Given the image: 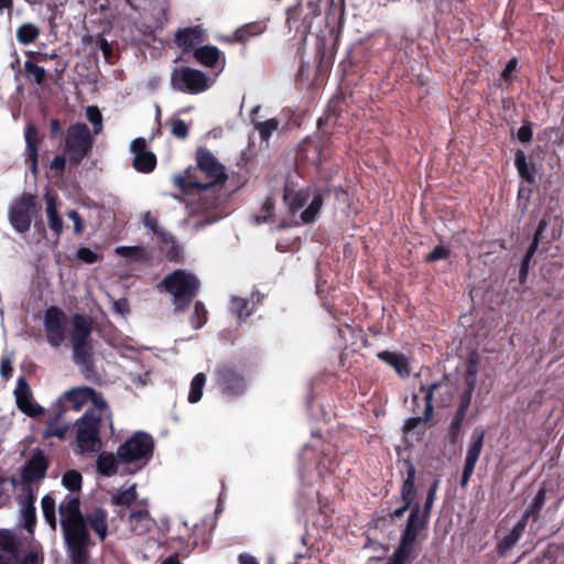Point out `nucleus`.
Segmentation results:
<instances>
[{"mask_svg": "<svg viewBox=\"0 0 564 564\" xmlns=\"http://www.w3.org/2000/svg\"><path fill=\"white\" fill-rule=\"evenodd\" d=\"M77 258L85 263L93 264L101 259V256L93 251L87 247H80L77 249Z\"/></svg>", "mask_w": 564, "mask_h": 564, "instance_id": "59", "label": "nucleus"}, {"mask_svg": "<svg viewBox=\"0 0 564 564\" xmlns=\"http://www.w3.org/2000/svg\"><path fill=\"white\" fill-rule=\"evenodd\" d=\"M531 519L529 517H527L524 513L522 514L521 519L513 525V528L511 529V531L509 532V534L518 542L524 530H525V527L528 525V522L530 521Z\"/></svg>", "mask_w": 564, "mask_h": 564, "instance_id": "63", "label": "nucleus"}, {"mask_svg": "<svg viewBox=\"0 0 564 564\" xmlns=\"http://www.w3.org/2000/svg\"><path fill=\"white\" fill-rule=\"evenodd\" d=\"M116 253L137 262L147 260V252L140 246H120L116 248Z\"/></svg>", "mask_w": 564, "mask_h": 564, "instance_id": "45", "label": "nucleus"}, {"mask_svg": "<svg viewBox=\"0 0 564 564\" xmlns=\"http://www.w3.org/2000/svg\"><path fill=\"white\" fill-rule=\"evenodd\" d=\"M156 156L153 152L138 153L133 158V167L140 173H151L156 167Z\"/></svg>", "mask_w": 564, "mask_h": 564, "instance_id": "39", "label": "nucleus"}, {"mask_svg": "<svg viewBox=\"0 0 564 564\" xmlns=\"http://www.w3.org/2000/svg\"><path fill=\"white\" fill-rule=\"evenodd\" d=\"M535 252H536V245L535 243L530 245V247L528 248V250L522 259L521 265H520V270H519V282L520 283L525 282V280L528 278L529 269H530V262Z\"/></svg>", "mask_w": 564, "mask_h": 564, "instance_id": "51", "label": "nucleus"}, {"mask_svg": "<svg viewBox=\"0 0 564 564\" xmlns=\"http://www.w3.org/2000/svg\"><path fill=\"white\" fill-rule=\"evenodd\" d=\"M280 123V120L276 118H271L265 121H253L254 129L259 132L262 142H269L272 133L279 129Z\"/></svg>", "mask_w": 564, "mask_h": 564, "instance_id": "42", "label": "nucleus"}, {"mask_svg": "<svg viewBox=\"0 0 564 564\" xmlns=\"http://www.w3.org/2000/svg\"><path fill=\"white\" fill-rule=\"evenodd\" d=\"M171 85L176 91L196 95L209 88V79L199 69L181 66L172 72Z\"/></svg>", "mask_w": 564, "mask_h": 564, "instance_id": "11", "label": "nucleus"}, {"mask_svg": "<svg viewBox=\"0 0 564 564\" xmlns=\"http://www.w3.org/2000/svg\"><path fill=\"white\" fill-rule=\"evenodd\" d=\"M400 475L402 478L400 488L402 505L390 513L391 519L402 518L408 510L411 512L414 501L417 498V489L415 486L416 468L410 458L402 460Z\"/></svg>", "mask_w": 564, "mask_h": 564, "instance_id": "10", "label": "nucleus"}, {"mask_svg": "<svg viewBox=\"0 0 564 564\" xmlns=\"http://www.w3.org/2000/svg\"><path fill=\"white\" fill-rule=\"evenodd\" d=\"M456 387L447 376L431 384H421L420 392L424 394L426 416H434V402L438 408H449L456 395Z\"/></svg>", "mask_w": 564, "mask_h": 564, "instance_id": "9", "label": "nucleus"}, {"mask_svg": "<svg viewBox=\"0 0 564 564\" xmlns=\"http://www.w3.org/2000/svg\"><path fill=\"white\" fill-rule=\"evenodd\" d=\"M129 523L132 531L143 534L150 530V514L145 509L132 511L129 514Z\"/></svg>", "mask_w": 564, "mask_h": 564, "instance_id": "36", "label": "nucleus"}, {"mask_svg": "<svg viewBox=\"0 0 564 564\" xmlns=\"http://www.w3.org/2000/svg\"><path fill=\"white\" fill-rule=\"evenodd\" d=\"M160 286L171 294L174 312L184 313L198 294L200 282L194 273L176 269L163 278Z\"/></svg>", "mask_w": 564, "mask_h": 564, "instance_id": "4", "label": "nucleus"}, {"mask_svg": "<svg viewBox=\"0 0 564 564\" xmlns=\"http://www.w3.org/2000/svg\"><path fill=\"white\" fill-rule=\"evenodd\" d=\"M44 199L46 203L48 227L56 237H59L63 231V219L57 212V195L48 191L45 193Z\"/></svg>", "mask_w": 564, "mask_h": 564, "instance_id": "28", "label": "nucleus"}, {"mask_svg": "<svg viewBox=\"0 0 564 564\" xmlns=\"http://www.w3.org/2000/svg\"><path fill=\"white\" fill-rule=\"evenodd\" d=\"M40 29L34 23H23L17 29V40L22 45H29L36 41Z\"/></svg>", "mask_w": 564, "mask_h": 564, "instance_id": "40", "label": "nucleus"}, {"mask_svg": "<svg viewBox=\"0 0 564 564\" xmlns=\"http://www.w3.org/2000/svg\"><path fill=\"white\" fill-rule=\"evenodd\" d=\"M24 139V162L30 167L32 173H36L39 163V143L41 140L39 138V130L34 123H29L25 127Z\"/></svg>", "mask_w": 564, "mask_h": 564, "instance_id": "22", "label": "nucleus"}, {"mask_svg": "<svg viewBox=\"0 0 564 564\" xmlns=\"http://www.w3.org/2000/svg\"><path fill=\"white\" fill-rule=\"evenodd\" d=\"M546 501V489L545 487H541L535 497L533 498L530 506L523 512L527 517L531 519L532 522H536L541 517V511Z\"/></svg>", "mask_w": 564, "mask_h": 564, "instance_id": "38", "label": "nucleus"}, {"mask_svg": "<svg viewBox=\"0 0 564 564\" xmlns=\"http://www.w3.org/2000/svg\"><path fill=\"white\" fill-rule=\"evenodd\" d=\"M64 410L58 409L55 405L52 409V413L48 415L46 421V426L43 431L44 438L57 437L59 440H64L69 430V424H61L64 419Z\"/></svg>", "mask_w": 564, "mask_h": 564, "instance_id": "23", "label": "nucleus"}, {"mask_svg": "<svg viewBox=\"0 0 564 564\" xmlns=\"http://www.w3.org/2000/svg\"><path fill=\"white\" fill-rule=\"evenodd\" d=\"M138 498L135 486L132 485L128 489L118 491L112 496V503L116 506L130 507Z\"/></svg>", "mask_w": 564, "mask_h": 564, "instance_id": "46", "label": "nucleus"}, {"mask_svg": "<svg viewBox=\"0 0 564 564\" xmlns=\"http://www.w3.org/2000/svg\"><path fill=\"white\" fill-rule=\"evenodd\" d=\"M197 169L205 174L206 182L198 180L196 169L188 167L182 174L174 176V185L180 189L183 195L200 194L210 189H220L228 175L225 167L215 155L205 147H199L196 151Z\"/></svg>", "mask_w": 564, "mask_h": 564, "instance_id": "2", "label": "nucleus"}, {"mask_svg": "<svg viewBox=\"0 0 564 564\" xmlns=\"http://www.w3.org/2000/svg\"><path fill=\"white\" fill-rule=\"evenodd\" d=\"M73 348V360L80 369L82 375L87 380H95L98 375L95 369L93 358V346L90 343L72 346Z\"/></svg>", "mask_w": 564, "mask_h": 564, "instance_id": "20", "label": "nucleus"}, {"mask_svg": "<svg viewBox=\"0 0 564 564\" xmlns=\"http://www.w3.org/2000/svg\"><path fill=\"white\" fill-rule=\"evenodd\" d=\"M486 431L482 427H475L471 435L470 442L467 447L465 457L464 468L460 477L459 485L462 488H466L474 474L476 464L482 451Z\"/></svg>", "mask_w": 564, "mask_h": 564, "instance_id": "15", "label": "nucleus"}, {"mask_svg": "<svg viewBox=\"0 0 564 564\" xmlns=\"http://www.w3.org/2000/svg\"><path fill=\"white\" fill-rule=\"evenodd\" d=\"M267 30V24L263 21H254L238 28L235 31V39L240 44L248 43L252 37L262 34Z\"/></svg>", "mask_w": 564, "mask_h": 564, "instance_id": "34", "label": "nucleus"}, {"mask_svg": "<svg viewBox=\"0 0 564 564\" xmlns=\"http://www.w3.org/2000/svg\"><path fill=\"white\" fill-rule=\"evenodd\" d=\"M204 41V31L200 26L181 29L175 33L174 42L184 52H191L195 45Z\"/></svg>", "mask_w": 564, "mask_h": 564, "instance_id": "25", "label": "nucleus"}, {"mask_svg": "<svg viewBox=\"0 0 564 564\" xmlns=\"http://www.w3.org/2000/svg\"><path fill=\"white\" fill-rule=\"evenodd\" d=\"M43 325L47 343L52 347H59L66 339L67 317L62 308L52 305L44 312Z\"/></svg>", "mask_w": 564, "mask_h": 564, "instance_id": "14", "label": "nucleus"}, {"mask_svg": "<svg viewBox=\"0 0 564 564\" xmlns=\"http://www.w3.org/2000/svg\"><path fill=\"white\" fill-rule=\"evenodd\" d=\"M18 409L30 417H36L44 413V409L33 402L31 388L24 377H19L14 390Z\"/></svg>", "mask_w": 564, "mask_h": 564, "instance_id": "18", "label": "nucleus"}, {"mask_svg": "<svg viewBox=\"0 0 564 564\" xmlns=\"http://www.w3.org/2000/svg\"><path fill=\"white\" fill-rule=\"evenodd\" d=\"M208 319V312L205 307V304L202 301H196L194 303L193 313L189 316V323L194 329L202 328Z\"/></svg>", "mask_w": 564, "mask_h": 564, "instance_id": "44", "label": "nucleus"}, {"mask_svg": "<svg viewBox=\"0 0 564 564\" xmlns=\"http://www.w3.org/2000/svg\"><path fill=\"white\" fill-rule=\"evenodd\" d=\"M531 519L529 517H527L524 513L522 514L521 519L513 525V528L511 529V531L509 532V534L518 542L524 530H525V527L528 525V522L530 521Z\"/></svg>", "mask_w": 564, "mask_h": 564, "instance_id": "62", "label": "nucleus"}, {"mask_svg": "<svg viewBox=\"0 0 564 564\" xmlns=\"http://www.w3.org/2000/svg\"><path fill=\"white\" fill-rule=\"evenodd\" d=\"M48 460L42 451H37L25 463L21 471V478L25 484H32L45 477Z\"/></svg>", "mask_w": 564, "mask_h": 564, "instance_id": "21", "label": "nucleus"}, {"mask_svg": "<svg viewBox=\"0 0 564 564\" xmlns=\"http://www.w3.org/2000/svg\"><path fill=\"white\" fill-rule=\"evenodd\" d=\"M72 346L90 343L91 322L82 314H74L72 318Z\"/></svg>", "mask_w": 564, "mask_h": 564, "instance_id": "26", "label": "nucleus"}, {"mask_svg": "<svg viewBox=\"0 0 564 564\" xmlns=\"http://www.w3.org/2000/svg\"><path fill=\"white\" fill-rule=\"evenodd\" d=\"M311 197L312 191L310 188L295 191L289 183L284 186L283 200L288 205L292 215L300 212L307 204Z\"/></svg>", "mask_w": 564, "mask_h": 564, "instance_id": "24", "label": "nucleus"}, {"mask_svg": "<svg viewBox=\"0 0 564 564\" xmlns=\"http://www.w3.org/2000/svg\"><path fill=\"white\" fill-rule=\"evenodd\" d=\"M104 420L94 416L93 411H86L76 421V443L78 452L95 453L101 446L100 427Z\"/></svg>", "mask_w": 564, "mask_h": 564, "instance_id": "7", "label": "nucleus"}, {"mask_svg": "<svg viewBox=\"0 0 564 564\" xmlns=\"http://www.w3.org/2000/svg\"><path fill=\"white\" fill-rule=\"evenodd\" d=\"M94 144V134L84 122L70 123L58 141L59 150L67 154L72 166L79 165L88 158L93 152Z\"/></svg>", "mask_w": 564, "mask_h": 564, "instance_id": "5", "label": "nucleus"}, {"mask_svg": "<svg viewBox=\"0 0 564 564\" xmlns=\"http://www.w3.org/2000/svg\"><path fill=\"white\" fill-rule=\"evenodd\" d=\"M377 357L379 360L393 368L401 378H408L410 376V362L402 352L382 350L377 354Z\"/></svg>", "mask_w": 564, "mask_h": 564, "instance_id": "27", "label": "nucleus"}, {"mask_svg": "<svg viewBox=\"0 0 564 564\" xmlns=\"http://www.w3.org/2000/svg\"><path fill=\"white\" fill-rule=\"evenodd\" d=\"M546 227H547V221L545 218H542L539 224H538V227H536V230L534 232V236H533V239H532V242L531 245H536V249L539 248L540 245H543V243H551L553 239H555V236L553 235L551 238H546L544 236V231L546 230Z\"/></svg>", "mask_w": 564, "mask_h": 564, "instance_id": "53", "label": "nucleus"}, {"mask_svg": "<svg viewBox=\"0 0 564 564\" xmlns=\"http://www.w3.org/2000/svg\"><path fill=\"white\" fill-rule=\"evenodd\" d=\"M165 243H171L170 249L165 253L166 259L170 262H178L181 259V249L174 237L167 234V241Z\"/></svg>", "mask_w": 564, "mask_h": 564, "instance_id": "60", "label": "nucleus"}, {"mask_svg": "<svg viewBox=\"0 0 564 564\" xmlns=\"http://www.w3.org/2000/svg\"><path fill=\"white\" fill-rule=\"evenodd\" d=\"M471 399L473 397L471 395H467V394H464V393H460L459 394V398H458V406L451 420V423L449 425H454V426H459V427H463L464 425V421L466 419V415H467V411L471 404Z\"/></svg>", "mask_w": 564, "mask_h": 564, "instance_id": "41", "label": "nucleus"}, {"mask_svg": "<svg viewBox=\"0 0 564 564\" xmlns=\"http://www.w3.org/2000/svg\"><path fill=\"white\" fill-rule=\"evenodd\" d=\"M205 525H194L192 533L187 538L184 536H171L167 544L169 547L177 551L183 557L188 556L200 543L205 544L206 538Z\"/></svg>", "mask_w": 564, "mask_h": 564, "instance_id": "16", "label": "nucleus"}, {"mask_svg": "<svg viewBox=\"0 0 564 564\" xmlns=\"http://www.w3.org/2000/svg\"><path fill=\"white\" fill-rule=\"evenodd\" d=\"M533 123L529 120H524L523 124L517 131V139L521 143H530L533 139Z\"/></svg>", "mask_w": 564, "mask_h": 564, "instance_id": "57", "label": "nucleus"}, {"mask_svg": "<svg viewBox=\"0 0 564 564\" xmlns=\"http://www.w3.org/2000/svg\"><path fill=\"white\" fill-rule=\"evenodd\" d=\"M67 161H68L67 154L62 152L59 154H56L52 159L50 167L52 171H54L56 173H63L66 169Z\"/></svg>", "mask_w": 564, "mask_h": 564, "instance_id": "64", "label": "nucleus"}, {"mask_svg": "<svg viewBox=\"0 0 564 564\" xmlns=\"http://www.w3.org/2000/svg\"><path fill=\"white\" fill-rule=\"evenodd\" d=\"M436 495L426 492L423 506L414 501L412 511L401 532L400 541L387 564H408L415 558L417 553L419 536L426 529L431 517Z\"/></svg>", "mask_w": 564, "mask_h": 564, "instance_id": "3", "label": "nucleus"}, {"mask_svg": "<svg viewBox=\"0 0 564 564\" xmlns=\"http://www.w3.org/2000/svg\"><path fill=\"white\" fill-rule=\"evenodd\" d=\"M39 62L32 61L30 57L24 62V74L32 83L42 86L46 83V70L37 65Z\"/></svg>", "mask_w": 564, "mask_h": 564, "instance_id": "37", "label": "nucleus"}, {"mask_svg": "<svg viewBox=\"0 0 564 564\" xmlns=\"http://www.w3.org/2000/svg\"><path fill=\"white\" fill-rule=\"evenodd\" d=\"M451 254V250L443 245L436 246L430 253L425 256L426 262H435L438 260L447 259Z\"/></svg>", "mask_w": 564, "mask_h": 564, "instance_id": "58", "label": "nucleus"}, {"mask_svg": "<svg viewBox=\"0 0 564 564\" xmlns=\"http://www.w3.org/2000/svg\"><path fill=\"white\" fill-rule=\"evenodd\" d=\"M248 305L249 301L247 299L239 296H234L231 299V311L239 321L250 315V311H248Z\"/></svg>", "mask_w": 564, "mask_h": 564, "instance_id": "50", "label": "nucleus"}, {"mask_svg": "<svg viewBox=\"0 0 564 564\" xmlns=\"http://www.w3.org/2000/svg\"><path fill=\"white\" fill-rule=\"evenodd\" d=\"M514 166L519 173V176L528 182L529 184H535L536 182V167L535 165L527 162L525 153L518 149L514 153Z\"/></svg>", "mask_w": 564, "mask_h": 564, "instance_id": "31", "label": "nucleus"}, {"mask_svg": "<svg viewBox=\"0 0 564 564\" xmlns=\"http://www.w3.org/2000/svg\"><path fill=\"white\" fill-rule=\"evenodd\" d=\"M86 117L94 126V134H98L102 130V115L98 107L89 106L86 110Z\"/></svg>", "mask_w": 564, "mask_h": 564, "instance_id": "54", "label": "nucleus"}, {"mask_svg": "<svg viewBox=\"0 0 564 564\" xmlns=\"http://www.w3.org/2000/svg\"><path fill=\"white\" fill-rule=\"evenodd\" d=\"M35 496L29 491L21 500V519L23 528L30 532H34L36 525Z\"/></svg>", "mask_w": 564, "mask_h": 564, "instance_id": "29", "label": "nucleus"}, {"mask_svg": "<svg viewBox=\"0 0 564 564\" xmlns=\"http://www.w3.org/2000/svg\"><path fill=\"white\" fill-rule=\"evenodd\" d=\"M21 543L15 533L0 529V564H14L20 558Z\"/></svg>", "mask_w": 564, "mask_h": 564, "instance_id": "19", "label": "nucleus"}, {"mask_svg": "<svg viewBox=\"0 0 564 564\" xmlns=\"http://www.w3.org/2000/svg\"><path fill=\"white\" fill-rule=\"evenodd\" d=\"M324 199L321 194H316L313 196L310 205L306 209H304L301 213V220L303 224H310L313 223L321 212V208L323 206Z\"/></svg>", "mask_w": 564, "mask_h": 564, "instance_id": "43", "label": "nucleus"}, {"mask_svg": "<svg viewBox=\"0 0 564 564\" xmlns=\"http://www.w3.org/2000/svg\"><path fill=\"white\" fill-rule=\"evenodd\" d=\"M206 382V376L203 372L197 373L191 382V389L188 393V401L196 403L202 399L203 388Z\"/></svg>", "mask_w": 564, "mask_h": 564, "instance_id": "47", "label": "nucleus"}, {"mask_svg": "<svg viewBox=\"0 0 564 564\" xmlns=\"http://www.w3.org/2000/svg\"><path fill=\"white\" fill-rule=\"evenodd\" d=\"M119 463L117 454L102 452L96 460L97 471L105 477H112L118 473Z\"/></svg>", "mask_w": 564, "mask_h": 564, "instance_id": "33", "label": "nucleus"}, {"mask_svg": "<svg viewBox=\"0 0 564 564\" xmlns=\"http://www.w3.org/2000/svg\"><path fill=\"white\" fill-rule=\"evenodd\" d=\"M274 209H275L274 199L272 197L268 196L262 204V207L260 210L261 214L254 216V223L256 224L268 223L273 217Z\"/></svg>", "mask_w": 564, "mask_h": 564, "instance_id": "49", "label": "nucleus"}, {"mask_svg": "<svg viewBox=\"0 0 564 564\" xmlns=\"http://www.w3.org/2000/svg\"><path fill=\"white\" fill-rule=\"evenodd\" d=\"M83 477L77 470H67L62 478V484L69 491H79L82 488Z\"/></svg>", "mask_w": 564, "mask_h": 564, "instance_id": "48", "label": "nucleus"}, {"mask_svg": "<svg viewBox=\"0 0 564 564\" xmlns=\"http://www.w3.org/2000/svg\"><path fill=\"white\" fill-rule=\"evenodd\" d=\"M89 402L93 403V406L88 408L86 411H93L94 416H98V419L104 420V421L107 420L111 431H113L111 411H110L105 398L102 397V394L98 393L94 389V395H91V398H89Z\"/></svg>", "mask_w": 564, "mask_h": 564, "instance_id": "35", "label": "nucleus"}, {"mask_svg": "<svg viewBox=\"0 0 564 564\" xmlns=\"http://www.w3.org/2000/svg\"><path fill=\"white\" fill-rule=\"evenodd\" d=\"M319 14L321 6L317 0H310L305 3L300 1L286 10V26L304 41L311 33L314 19Z\"/></svg>", "mask_w": 564, "mask_h": 564, "instance_id": "8", "label": "nucleus"}, {"mask_svg": "<svg viewBox=\"0 0 564 564\" xmlns=\"http://www.w3.org/2000/svg\"><path fill=\"white\" fill-rule=\"evenodd\" d=\"M215 378L220 391L228 397H239L246 391V380L241 370L230 362L218 365Z\"/></svg>", "mask_w": 564, "mask_h": 564, "instance_id": "13", "label": "nucleus"}, {"mask_svg": "<svg viewBox=\"0 0 564 564\" xmlns=\"http://www.w3.org/2000/svg\"><path fill=\"white\" fill-rule=\"evenodd\" d=\"M153 452V437L147 432L138 431L118 447L117 457L122 464H139L143 467L151 460Z\"/></svg>", "mask_w": 564, "mask_h": 564, "instance_id": "6", "label": "nucleus"}, {"mask_svg": "<svg viewBox=\"0 0 564 564\" xmlns=\"http://www.w3.org/2000/svg\"><path fill=\"white\" fill-rule=\"evenodd\" d=\"M478 370H479V356L477 354H471L468 357V360L466 364V371L464 375L465 389L462 393L473 397V393H474V390H475L476 383H477Z\"/></svg>", "mask_w": 564, "mask_h": 564, "instance_id": "32", "label": "nucleus"}, {"mask_svg": "<svg viewBox=\"0 0 564 564\" xmlns=\"http://www.w3.org/2000/svg\"><path fill=\"white\" fill-rule=\"evenodd\" d=\"M36 213V197L31 193H23L10 207L9 220L20 234L30 230L33 215Z\"/></svg>", "mask_w": 564, "mask_h": 564, "instance_id": "12", "label": "nucleus"}, {"mask_svg": "<svg viewBox=\"0 0 564 564\" xmlns=\"http://www.w3.org/2000/svg\"><path fill=\"white\" fill-rule=\"evenodd\" d=\"M171 133L177 139H186L188 135V126L183 119H172Z\"/></svg>", "mask_w": 564, "mask_h": 564, "instance_id": "56", "label": "nucleus"}, {"mask_svg": "<svg viewBox=\"0 0 564 564\" xmlns=\"http://www.w3.org/2000/svg\"><path fill=\"white\" fill-rule=\"evenodd\" d=\"M194 57L199 64L206 67H215L220 59H223V65L225 64L223 53L214 45H203L195 48Z\"/></svg>", "mask_w": 564, "mask_h": 564, "instance_id": "30", "label": "nucleus"}, {"mask_svg": "<svg viewBox=\"0 0 564 564\" xmlns=\"http://www.w3.org/2000/svg\"><path fill=\"white\" fill-rule=\"evenodd\" d=\"M432 419H433V416H429V419H427L426 405L424 404V411H423L422 415L408 419L403 425V431H404V433H409V432L413 431L414 429H416L419 425L429 423L430 421H432Z\"/></svg>", "mask_w": 564, "mask_h": 564, "instance_id": "55", "label": "nucleus"}, {"mask_svg": "<svg viewBox=\"0 0 564 564\" xmlns=\"http://www.w3.org/2000/svg\"><path fill=\"white\" fill-rule=\"evenodd\" d=\"M59 523L70 564H89L88 547L93 545L89 528L97 534L100 542L108 535V512L104 508H95L84 514L78 497L67 495L58 506Z\"/></svg>", "mask_w": 564, "mask_h": 564, "instance_id": "1", "label": "nucleus"}, {"mask_svg": "<svg viewBox=\"0 0 564 564\" xmlns=\"http://www.w3.org/2000/svg\"><path fill=\"white\" fill-rule=\"evenodd\" d=\"M91 395H94V388L87 386L74 387L65 391L54 405L58 409H63L64 413L68 410L79 411L89 402Z\"/></svg>", "mask_w": 564, "mask_h": 564, "instance_id": "17", "label": "nucleus"}, {"mask_svg": "<svg viewBox=\"0 0 564 564\" xmlns=\"http://www.w3.org/2000/svg\"><path fill=\"white\" fill-rule=\"evenodd\" d=\"M143 223L145 227H148L154 235L161 238L162 242L167 241V232L161 229L158 219L152 216L150 212L144 214Z\"/></svg>", "mask_w": 564, "mask_h": 564, "instance_id": "52", "label": "nucleus"}, {"mask_svg": "<svg viewBox=\"0 0 564 564\" xmlns=\"http://www.w3.org/2000/svg\"><path fill=\"white\" fill-rule=\"evenodd\" d=\"M531 519L529 517H527L524 513L522 514L521 519L513 525V528L511 529V531L509 532V534L518 542L524 530H525V527L528 525V522L530 521Z\"/></svg>", "mask_w": 564, "mask_h": 564, "instance_id": "61", "label": "nucleus"}]
</instances>
